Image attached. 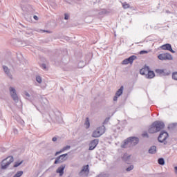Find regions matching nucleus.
<instances>
[{
	"instance_id": "f257e3e1",
	"label": "nucleus",
	"mask_w": 177,
	"mask_h": 177,
	"mask_svg": "<svg viewBox=\"0 0 177 177\" xmlns=\"http://www.w3.org/2000/svg\"><path fill=\"white\" fill-rule=\"evenodd\" d=\"M139 143V138L136 137H130L127 138L124 142L121 145L122 149H127V147H131V146H135Z\"/></svg>"
},
{
	"instance_id": "f03ea898",
	"label": "nucleus",
	"mask_w": 177,
	"mask_h": 177,
	"mask_svg": "<svg viewBox=\"0 0 177 177\" xmlns=\"http://www.w3.org/2000/svg\"><path fill=\"white\" fill-rule=\"evenodd\" d=\"M106 132V127L104 126H101L94 130L92 133V138H100Z\"/></svg>"
},
{
	"instance_id": "7ed1b4c3",
	"label": "nucleus",
	"mask_w": 177,
	"mask_h": 177,
	"mask_svg": "<svg viewBox=\"0 0 177 177\" xmlns=\"http://www.w3.org/2000/svg\"><path fill=\"white\" fill-rule=\"evenodd\" d=\"M15 161L13 156H8L2 160L1 163V169H6L12 162Z\"/></svg>"
},
{
	"instance_id": "20e7f679",
	"label": "nucleus",
	"mask_w": 177,
	"mask_h": 177,
	"mask_svg": "<svg viewBox=\"0 0 177 177\" xmlns=\"http://www.w3.org/2000/svg\"><path fill=\"white\" fill-rule=\"evenodd\" d=\"M9 91H10V95L12 100H14L15 103H19V95H17V92L16 91V88H15L14 87H10Z\"/></svg>"
},
{
	"instance_id": "39448f33",
	"label": "nucleus",
	"mask_w": 177,
	"mask_h": 177,
	"mask_svg": "<svg viewBox=\"0 0 177 177\" xmlns=\"http://www.w3.org/2000/svg\"><path fill=\"white\" fill-rule=\"evenodd\" d=\"M168 133L167 131H161L160 136H158V140L160 143L167 145V139H168Z\"/></svg>"
},
{
	"instance_id": "423d86ee",
	"label": "nucleus",
	"mask_w": 177,
	"mask_h": 177,
	"mask_svg": "<svg viewBox=\"0 0 177 177\" xmlns=\"http://www.w3.org/2000/svg\"><path fill=\"white\" fill-rule=\"evenodd\" d=\"M159 60H173L174 57L169 53H162L158 56Z\"/></svg>"
},
{
	"instance_id": "0eeeda50",
	"label": "nucleus",
	"mask_w": 177,
	"mask_h": 177,
	"mask_svg": "<svg viewBox=\"0 0 177 177\" xmlns=\"http://www.w3.org/2000/svg\"><path fill=\"white\" fill-rule=\"evenodd\" d=\"M156 73L159 74V75L167 76L171 74V71H168L167 69H156Z\"/></svg>"
},
{
	"instance_id": "6e6552de",
	"label": "nucleus",
	"mask_w": 177,
	"mask_h": 177,
	"mask_svg": "<svg viewBox=\"0 0 177 177\" xmlns=\"http://www.w3.org/2000/svg\"><path fill=\"white\" fill-rule=\"evenodd\" d=\"M89 174V165H86L83 167L82 171L79 173L80 176H87Z\"/></svg>"
},
{
	"instance_id": "1a4fd4ad",
	"label": "nucleus",
	"mask_w": 177,
	"mask_h": 177,
	"mask_svg": "<svg viewBox=\"0 0 177 177\" xmlns=\"http://www.w3.org/2000/svg\"><path fill=\"white\" fill-rule=\"evenodd\" d=\"M137 57L135 55H131L127 59H125L122 61V64H132L133 63V60H136Z\"/></svg>"
},
{
	"instance_id": "9d476101",
	"label": "nucleus",
	"mask_w": 177,
	"mask_h": 177,
	"mask_svg": "<svg viewBox=\"0 0 177 177\" xmlns=\"http://www.w3.org/2000/svg\"><path fill=\"white\" fill-rule=\"evenodd\" d=\"M68 154L65 153V154H62L61 156H59L55 160V164H60V162H63L64 161H66V160H67V157Z\"/></svg>"
},
{
	"instance_id": "9b49d317",
	"label": "nucleus",
	"mask_w": 177,
	"mask_h": 177,
	"mask_svg": "<svg viewBox=\"0 0 177 177\" xmlns=\"http://www.w3.org/2000/svg\"><path fill=\"white\" fill-rule=\"evenodd\" d=\"M153 124L158 132H160L161 129H164V127H165V124H164V122H160V121L154 122Z\"/></svg>"
},
{
	"instance_id": "f8f14e48",
	"label": "nucleus",
	"mask_w": 177,
	"mask_h": 177,
	"mask_svg": "<svg viewBox=\"0 0 177 177\" xmlns=\"http://www.w3.org/2000/svg\"><path fill=\"white\" fill-rule=\"evenodd\" d=\"M3 70L5 73V74L10 78V80H13V75H12V73L10 72V69L6 66H3Z\"/></svg>"
},
{
	"instance_id": "ddd939ff",
	"label": "nucleus",
	"mask_w": 177,
	"mask_h": 177,
	"mask_svg": "<svg viewBox=\"0 0 177 177\" xmlns=\"http://www.w3.org/2000/svg\"><path fill=\"white\" fill-rule=\"evenodd\" d=\"M99 145V140L98 139H95L91 141L89 144V149L88 150H94L96 148V146Z\"/></svg>"
},
{
	"instance_id": "4468645a",
	"label": "nucleus",
	"mask_w": 177,
	"mask_h": 177,
	"mask_svg": "<svg viewBox=\"0 0 177 177\" xmlns=\"http://www.w3.org/2000/svg\"><path fill=\"white\" fill-rule=\"evenodd\" d=\"M160 49H162V50H169V52H171V53H175V50H172V46L169 44L161 46Z\"/></svg>"
},
{
	"instance_id": "2eb2a0df",
	"label": "nucleus",
	"mask_w": 177,
	"mask_h": 177,
	"mask_svg": "<svg viewBox=\"0 0 177 177\" xmlns=\"http://www.w3.org/2000/svg\"><path fill=\"white\" fill-rule=\"evenodd\" d=\"M66 168V165H62L58 169H57L56 172L57 174H59V176H63V174H64V169Z\"/></svg>"
},
{
	"instance_id": "dca6fc26",
	"label": "nucleus",
	"mask_w": 177,
	"mask_h": 177,
	"mask_svg": "<svg viewBox=\"0 0 177 177\" xmlns=\"http://www.w3.org/2000/svg\"><path fill=\"white\" fill-rule=\"evenodd\" d=\"M149 71H150V68H149V66H145L142 69H140V74H141L142 75H145L146 77V75H147Z\"/></svg>"
},
{
	"instance_id": "f3484780",
	"label": "nucleus",
	"mask_w": 177,
	"mask_h": 177,
	"mask_svg": "<svg viewBox=\"0 0 177 177\" xmlns=\"http://www.w3.org/2000/svg\"><path fill=\"white\" fill-rule=\"evenodd\" d=\"M70 149H71V146L66 145L61 149L59 151L56 152L55 156H57V154H60L62 153H64V151H67V150H70Z\"/></svg>"
},
{
	"instance_id": "a211bd4d",
	"label": "nucleus",
	"mask_w": 177,
	"mask_h": 177,
	"mask_svg": "<svg viewBox=\"0 0 177 177\" xmlns=\"http://www.w3.org/2000/svg\"><path fill=\"white\" fill-rule=\"evenodd\" d=\"M131 155L128 154V153H124L123 155V156L122 157V159L123 160V161H124L125 162H131Z\"/></svg>"
},
{
	"instance_id": "6ab92c4d",
	"label": "nucleus",
	"mask_w": 177,
	"mask_h": 177,
	"mask_svg": "<svg viewBox=\"0 0 177 177\" xmlns=\"http://www.w3.org/2000/svg\"><path fill=\"white\" fill-rule=\"evenodd\" d=\"M156 132H158V131L156 127V125L154 124V123H153L149 129V133H156Z\"/></svg>"
},
{
	"instance_id": "aec40b11",
	"label": "nucleus",
	"mask_w": 177,
	"mask_h": 177,
	"mask_svg": "<svg viewBox=\"0 0 177 177\" xmlns=\"http://www.w3.org/2000/svg\"><path fill=\"white\" fill-rule=\"evenodd\" d=\"M156 77V74L152 71H149L147 73V75L145 76L146 78H149V80H151V78H154Z\"/></svg>"
},
{
	"instance_id": "412c9836",
	"label": "nucleus",
	"mask_w": 177,
	"mask_h": 177,
	"mask_svg": "<svg viewBox=\"0 0 177 177\" xmlns=\"http://www.w3.org/2000/svg\"><path fill=\"white\" fill-rule=\"evenodd\" d=\"M149 154H156L157 153V147L156 146H152L149 149Z\"/></svg>"
},
{
	"instance_id": "4be33fe9",
	"label": "nucleus",
	"mask_w": 177,
	"mask_h": 177,
	"mask_svg": "<svg viewBox=\"0 0 177 177\" xmlns=\"http://www.w3.org/2000/svg\"><path fill=\"white\" fill-rule=\"evenodd\" d=\"M124 92V86H122L115 93L116 96H121Z\"/></svg>"
},
{
	"instance_id": "5701e85b",
	"label": "nucleus",
	"mask_w": 177,
	"mask_h": 177,
	"mask_svg": "<svg viewBox=\"0 0 177 177\" xmlns=\"http://www.w3.org/2000/svg\"><path fill=\"white\" fill-rule=\"evenodd\" d=\"M109 13H110V12H109L107 10L102 9L99 12L98 15L100 16H104L105 15H109Z\"/></svg>"
},
{
	"instance_id": "b1692460",
	"label": "nucleus",
	"mask_w": 177,
	"mask_h": 177,
	"mask_svg": "<svg viewBox=\"0 0 177 177\" xmlns=\"http://www.w3.org/2000/svg\"><path fill=\"white\" fill-rule=\"evenodd\" d=\"M84 126L86 129H88L89 128V127H91V122H89V118H86Z\"/></svg>"
},
{
	"instance_id": "393cba45",
	"label": "nucleus",
	"mask_w": 177,
	"mask_h": 177,
	"mask_svg": "<svg viewBox=\"0 0 177 177\" xmlns=\"http://www.w3.org/2000/svg\"><path fill=\"white\" fill-rule=\"evenodd\" d=\"M158 162L160 165H165V160H164V158H159Z\"/></svg>"
},
{
	"instance_id": "a878e982",
	"label": "nucleus",
	"mask_w": 177,
	"mask_h": 177,
	"mask_svg": "<svg viewBox=\"0 0 177 177\" xmlns=\"http://www.w3.org/2000/svg\"><path fill=\"white\" fill-rule=\"evenodd\" d=\"M36 81L38 84H42V77L39 75L36 76Z\"/></svg>"
},
{
	"instance_id": "bb28decb",
	"label": "nucleus",
	"mask_w": 177,
	"mask_h": 177,
	"mask_svg": "<svg viewBox=\"0 0 177 177\" xmlns=\"http://www.w3.org/2000/svg\"><path fill=\"white\" fill-rule=\"evenodd\" d=\"M25 96L26 97V99H28V100H34V99L31 97V95H30V93L27 92L25 93Z\"/></svg>"
},
{
	"instance_id": "cd10ccee",
	"label": "nucleus",
	"mask_w": 177,
	"mask_h": 177,
	"mask_svg": "<svg viewBox=\"0 0 177 177\" xmlns=\"http://www.w3.org/2000/svg\"><path fill=\"white\" fill-rule=\"evenodd\" d=\"M21 164H23V160L21 162H15L14 167L17 168V167H19V165H21Z\"/></svg>"
},
{
	"instance_id": "c85d7f7f",
	"label": "nucleus",
	"mask_w": 177,
	"mask_h": 177,
	"mask_svg": "<svg viewBox=\"0 0 177 177\" xmlns=\"http://www.w3.org/2000/svg\"><path fill=\"white\" fill-rule=\"evenodd\" d=\"M23 175V171H19L16 173V174L14 176L15 177H20Z\"/></svg>"
},
{
	"instance_id": "c756f323",
	"label": "nucleus",
	"mask_w": 177,
	"mask_h": 177,
	"mask_svg": "<svg viewBox=\"0 0 177 177\" xmlns=\"http://www.w3.org/2000/svg\"><path fill=\"white\" fill-rule=\"evenodd\" d=\"M122 6L124 9H129V8L130 7L129 4H128L127 2L123 3Z\"/></svg>"
},
{
	"instance_id": "7c9ffc66",
	"label": "nucleus",
	"mask_w": 177,
	"mask_h": 177,
	"mask_svg": "<svg viewBox=\"0 0 177 177\" xmlns=\"http://www.w3.org/2000/svg\"><path fill=\"white\" fill-rule=\"evenodd\" d=\"M172 78L174 81H177V72H174L172 73Z\"/></svg>"
},
{
	"instance_id": "2f4dec72",
	"label": "nucleus",
	"mask_w": 177,
	"mask_h": 177,
	"mask_svg": "<svg viewBox=\"0 0 177 177\" xmlns=\"http://www.w3.org/2000/svg\"><path fill=\"white\" fill-rule=\"evenodd\" d=\"M132 169H133V165H131L126 169V171L127 172H129V171H132Z\"/></svg>"
},
{
	"instance_id": "473e14b6",
	"label": "nucleus",
	"mask_w": 177,
	"mask_h": 177,
	"mask_svg": "<svg viewBox=\"0 0 177 177\" xmlns=\"http://www.w3.org/2000/svg\"><path fill=\"white\" fill-rule=\"evenodd\" d=\"M70 19V15L66 13L64 14V20H68Z\"/></svg>"
},
{
	"instance_id": "72a5a7b5",
	"label": "nucleus",
	"mask_w": 177,
	"mask_h": 177,
	"mask_svg": "<svg viewBox=\"0 0 177 177\" xmlns=\"http://www.w3.org/2000/svg\"><path fill=\"white\" fill-rule=\"evenodd\" d=\"M146 53H149V51H147V50H141L140 52V55H145Z\"/></svg>"
},
{
	"instance_id": "f704fd0d",
	"label": "nucleus",
	"mask_w": 177,
	"mask_h": 177,
	"mask_svg": "<svg viewBox=\"0 0 177 177\" xmlns=\"http://www.w3.org/2000/svg\"><path fill=\"white\" fill-rule=\"evenodd\" d=\"M142 136L144 138H149V134H147V132H145L144 133H142Z\"/></svg>"
},
{
	"instance_id": "c9c22d12",
	"label": "nucleus",
	"mask_w": 177,
	"mask_h": 177,
	"mask_svg": "<svg viewBox=\"0 0 177 177\" xmlns=\"http://www.w3.org/2000/svg\"><path fill=\"white\" fill-rule=\"evenodd\" d=\"M118 97H120V96H117V95H115V96L113 97L114 102H117Z\"/></svg>"
},
{
	"instance_id": "e433bc0d",
	"label": "nucleus",
	"mask_w": 177,
	"mask_h": 177,
	"mask_svg": "<svg viewBox=\"0 0 177 177\" xmlns=\"http://www.w3.org/2000/svg\"><path fill=\"white\" fill-rule=\"evenodd\" d=\"M41 68L45 70L46 68V65L45 64H41Z\"/></svg>"
},
{
	"instance_id": "4c0bfd02",
	"label": "nucleus",
	"mask_w": 177,
	"mask_h": 177,
	"mask_svg": "<svg viewBox=\"0 0 177 177\" xmlns=\"http://www.w3.org/2000/svg\"><path fill=\"white\" fill-rule=\"evenodd\" d=\"M174 174L177 175V167H174Z\"/></svg>"
},
{
	"instance_id": "58836bf2",
	"label": "nucleus",
	"mask_w": 177,
	"mask_h": 177,
	"mask_svg": "<svg viewBox=\"0 0 177 177\" xmlns=\"http://www.w3.org/2000/svg\"><path fill=\"white\" fill-rule=\"evenodd\" d=\"M52 140H53V142H56V140H57V138L54 137V138H53Z\"/></svg>"
},
{
	"instance_id": "ea45409f",
	"label": "nucleus",
	"mask_w": 177,
	"mask_h": 177,
	"mask_svg": "<svg viewBox=\"0 0 177 177\" xmlns=\"http://www.w3.org/2000/svg\"><path fill=\"white\" fill-rule=\"evenodd\" d=\"M33 18L35 19V20H38V17L37 15H35Z\"/></svg>"
},
{
	"instance_id": "a19ab883",
	"label": "nucleus",
	"mask_w": 177,
	"mask_h": 177,
	"mask_svg": "<svg viewBox=\"0 0 177 177\" xmlns=\"http://www.w3.org/2000/svg\"><path fill=\"white\" fill-rule=\"evenodd\" d=\"M17 132H18V131H17V129H14V133H17Z\"/></svg>"
},
{
	"instance_id": "79ce46f5",
	"label": "nucleus",
	"mask_w": 177,
	"mask_h": 177,
	"mask_svg": "<svg viewBox=\"0 0 177 177\" xmlns=\"http://www.w3.org/2000/svg\"><path fill=\"white\" fill-rule=\"evenodd\" d=\"M22 10H24V8H22Z\"/></svg>"
},
{
	"instance_id": "37998d69",
	"label": "nucleus",
	"mask_w": 177,
	"mask_h": 177,
	"mask_svg": "<svg viewBox=\"0 0 177 177\" xmlns=\"http://www.w3.org/2000/svg\"><path fill=\"white\" fill-rule=\"evenodd\" d=\"M99 176H100V177H102V175H100Z\"/></svg>"
}]
</instances>
